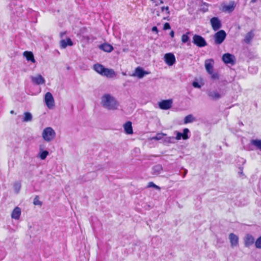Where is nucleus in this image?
I'll list each match as a JSON object with an SVG mask.
<instances>
[{"label":"nucleus","instance_id":"54","mask_svg":"<svg viewBox=\"0 0 261 261\" xmlns=\"http://www.w3.org/2000/svg\"><path fill=\"white\" fill-rule=\"evenodd\" d=\"M255 178V176H253L251 177V178L250 179V182H253V179Z\"/></svg>","mask_w":261,"mask_h":261},{"label":"nucleus","instance_id":"11","mask_svg":"<svg viewBox=\"0 0 261 261\" xmlns=\"http://www.w3.org/2000/svg\"><path fill=\"white\" fill-rule=\"evenodd\" d=\"M222 60L225 64L232 65L236 62V58L233 55L227 53L223 55Z\"/></svg>","mask_w":261,"mask_h":261},{"label":"nucleus","instance_id":"14","mask_svg":"<svg viewBox=\"0 0 261 261\" xmlns=\"http://www.w3.org/2000/svg\"><path fill=\"white\" fill-rule=\"evenodd\" d=\"M212 27L215 31H218L222 27V22L218 17H213L210 20Z\"/></svg>","mask_w":261,"mask_h":261},{"label":"nucleus","instance_id":"41","mask_svg":"<svg viewBox=\"0 0 261 261\" xmlns=\"http://www.w3.org/2000/svg\"><path fill=\"white\" fill-rule=\"evenodd\" d=\"M147 188H153L155 189L159 190L160 189V187L156 185L154 182L151 181L149 182L147 186Z\"/></svg>","mask_w":261,"mask_h":261},{"label":"nucleus","instance_id":"42","mask_svg":"<svg viewBox=\"0 0 261 261\" xmlns=\"http://www.w3.org/2000/svg\"><path fill=\"white\" fill-rule=\"evenodd\" d=\"M211 75V77L213 80H216L219 79V75L217 72H213L212 73H209Z\"/></svg>","mask_w":261,"mask_h":261},{"label":"nucleus","instance_id":"45","mask_svg":"<svg viewBox=\"0 0 261 261\" xmlns=\"http://www.w3.org/2000/svg\"><path fill=\"white\" fill-rule=\"evenodd\" d=\"M248 70L250 72H251L252 73H257L258 69H257V68L256 67H249L248 68Z\"/></svg>","mask_w":261,"mask_h":261},{"label":"nucleus","instance_id":"34","mask_svg":"<svg viewBox=\"0 0 261 261\" xmlns=\"http://www.w3.org/2000/svg\"><path fill=\"white\" fill-rule=\"evenodd\" d=\"M21 183L19 181H16L14 184L13 187L15 192L18 193L21 188Z\"/></svg>","mask_w":261,"mask_h":261},{"label":"nucleus","instance_id":"8","mask_svg":"<svg viewBox=\"0 0 261 261\" xmlns=\"http://www.w3.org/2000/svg\"><path fill=\"white\" fill-rule=\"evenodd\" d=\"M190 130L188 128H184L182 132H180L177 130L174 132V134L176 135L175 138L176 140H180L181 139L186 140L190 138Z\"/></svg>","mask_w":261,"mask_h":261},{"label":"nucleus","instance_id":"47","mask_svg":"<svg viewBox=\"0 0 261 261\" xmlns=\"http://www.w3.org/2000/svg\"><path fill=\"white\" fill-rule=\"evenodd\" d=\"M171 29V25L169 22H165L163 26V30L166 31Z\"/></svg>","mask_w":261,"mask_h":261},{"label":"nucleus","instance_id":"7","mask_svg":"<svg viewBox=\"0 0 261 261\" xmlns=\"http://www.w3.org/2000/svg\"><path fill=\"white\" fill-rule=\"evenodd\" d=\"M226 93L225 89H220L219 91L213 90L208 92V96L213 100H217L223 97Z\"/></svg>","mask_w":261,"mask_h":261},{"label":"nucleus","instance_id":"3","mask_svg":"<svg viewBox=\"0 0 261 261\" xmlns=\"http://www.w3.org/2000/svg\"><path fill=\"white\" fill-rule=\"evenodd\" d=\"M93 69L101 75L107 77L111 78L116 75L115 72L113 69L107 68L99 63L95 64L93 65Z\"/></svg>","mask_w":261,"mask_h":261},{"label":"nucleus","instance_id":"1","mask_svg":"<svg viewBox=\"0 0 261 261\" xmlns=\"http://www.w3.org/2000/svg\"><path fill=\"white\" fill-rule=\"evenodd\" d=\"M23 5L21 0H11L8 5L12 17H21L23 12Z\"/></svg>","mask_w":261,"mask_h":261},{"label":"nucleus","instance_id":"5","mask_svg":"<svg viewBox=\"0 0 261 261\" xmlns=\"http://www.w3.org/2000/svg\"><path fill=\"white\" fill-rule=\"evenodd\" d=\"M55 136L56 133L50 127H47L43 130L42 137L43 139L47 142H50L53 140Z\"/></svg>","mask_w":261,"mask_h":261},{"label":"nucleus","instance_id":"35","mask_svg":"<svg viewBox=\"0 0 261 261\" xmlns=\"http://www.w3.org/2000/svg\"><path fill=\"white\" fill-rule=\"evenodd\" d=\"M166 134H165L164 133H158L155 136L152 137V140H160L162 139H163L164 136H166Z\"/></svg>","mask_w":261,"mask_h":261},{"label":"nucleus","instance_id":"26","mask_svg":"<svg viewBox=\"0 0 261 261\" xmlns=\"http://www.w3.org/2000/svg\"><path fill=\"white\" fill-rule=\"evenodd\" d=\"M21 215V209L19 207H16L13 211L11 217L13 219L18 220Z\"/></svg>","mask_w":261,"mask_h":261},{"label":"nucleus","instance_id":"9","mask_svg":"<svg viewBox=\"0 0 261 261\" xmlns=\"http://www.w3.org/2000/svg\"><path fill=\"white\" fill-rule=\"evenodd\" d=\"M149 73L150 72L145 70L143 68L140 66H138L135 68L132 76L137 77L138 79H141Z\"/></svg>","mask_w":261,"mask_h":261},{"label":"nucleus","instance_id":"46","mask_svg":"<svg viewBox=\"0 0 261 261\" xmlns=\"http://www.w3.org/2000/svg\"><path fill=\"white\" fill-rule=\"evenodd\" d=\"M161 11H162V12H164V11H166V12L168 15H169L170 13V12L169 11V8L168 6H166V7L163 6V7H161Z\"/></svg>","mask_w":261,"mask_h":261},{"label":"nucleus","instance_id":"37","mask_svg":"<svg viewBox=\"0 0 261 261\" xmlns=\"http://www.w3.org/2000/svg\"><path fill=\"white\" fill-rule=\"evenodd\" d=\"M33 203L35 205H40L41 206L42 205V202L39 200V197L38 195H36L34 199Z\"/></svg>","mask_w":261,"mask_h":261},{"label":"nucleus","instance_id":"61","mask_svg":"<svg viewBox=\"0 0 261 261\" xmlns=\"http://www.w3.org/2000/svg\"><path fill=\"white\" fill-rule=\"evenodd\" d=\"M157 15H158V16H159V12L157 13Z\"/></svg>","mask_w":261,"mask_h":261},{"label":"nucleus","instance_id":"16","mask_svg":"<svg viewBox=\"0 0 261 261\" xmlns=\"http://www.w3.org/2000/svg\"><path fill=\"white\" fill-rule=\"evenodd\" d=\"M236 6L234 1H230L228 5H224L222 7V11L228 13H231L233 11Z\"/></svg>","mask_w":261,"mask_h":261},{"label":"nucleus","instance_id":"19","mask_svg":"<svg viewBox=\"0 0 261 261\" xmlns=\"http://www.w3.org/2000/svg\"><path fill=\"white\" fill-rule=\"evenodd\" d=\"M60 47L61 48H65L67 46H71L73 45L72 40L69 37L66 39H62L60 41Z\"/></svg>","mask_w":261,"mask_h":261},{"label":"nucleus","instance_id":"23","mask_svg":"<svg viewBox=\"0 0 261 261\" xmlns=\"http://www.w3.org/2000/svg\"><path fill=\"white\" fill-rule=\"evenodd\" d=\"M32 81L33 83L38 85L43 84L45 82L44 78L40 74L38 75L36 77H33Z\"/></svg>","mask_w":261,"mask_h":261},{"label":"nucleus","instance_id":"31","mask_svg":"<svg viewBox=\"0 0 261 261\" xmlns=\"http://www.w3.org/2000/svg\"><path fill=\"white\" fill-rule=\"evenodd\" d=\"M49 152L47 150L40 148L39 157L41 160H45Z\"/></svg>","mask_w":261,"mask_h":261},{"label":"nucleus","instance_id":"57","mask_svg":"<svg viewBox=\"0 0 261 261\" xmlns=\"http://www.w3.org/2000/svg\"><path fill=\"white\" fill-rule=\"evenodd\" d=\"M159 5H160V4H159V3H157V2H156V3H155V6H159Z\"/></svg>","mask_w":261,"mask_h":261},{"label":"nucleus","instance_id":"22","mask_svg":"<svg viewBox=\"0 0 261 261\" xmlns=\"http://www.w3.org/2000/svg\"><path fill=\"white\" fill-rule=\"evenodd\" d=\"M125 133L128 135H131L133 133L132 123L130 121L125 122L123 125Z\"/></svg>","mask_w":261,"mask_h":261},{"label":"nucleus","instance_id":"25","mask_svg":"<svg viewBox=\"0 0 261 261\" xmlns=\"http://www.w3.org/2000/svg\"><path fill=\"white\" fill-rule=\"evenodd\" d=\"M23 55L28 61H30L32 63L35 62L34 54L32 51H25L23 52Z\"/></svg>","mask_w":261,"mask_h":261},{"label":"nucleus","instance_id":"30","mask_svg":"<svg viewBox=\"0 0 261 261\" xmlns=\"http://www.w3.org/2000/svg\"><path fill=\"white\" fill-rule=\"evenodd\" d=\"M246 163V160L243 158L238 157L236 159V166L237 168L239 167H244V165Z\"/></svg>","mask_w":261,"mask_h":261},{"label":"nucleus","instance_id":"44","mask_svg":"<svg viewBox=\"0 0 261 261\" xmlns=\"http://www.w3.org/2000/svg\"><path fill=\"white\" fill-rule=\"evenodd\" d=\"M192 85L193 87L196 88H200L201 87V86L200 85L199 83L197 81H194L192 82Z\"/></svg>","mask_w":261,"mask_h":261},{"label":"nucleus","instance_id":"20","mask_svg":"<svg viewBox=\"0 0 261 261\" xmlns=\"http://www.w3.org/2000/svg\"><path fill=\"white\" fill-rule=\"evenodd\" d=\"M99 48L101 50L107 53H111L114 49L113 46L108 43H103L99 45Z\"/></svg>","mask_w":261,"mask_h":261},{"label":"nucleus","instance_id":"21","mask_svg":"<svg viewBox=\"0 0 261 261\" xmlns=\"http://www.w3.org/2000/svg\"><path fill=\"white\" fill-rule=\"evenodd\" d=\"M191 32L188 31L181 36V42L182 43L187 44L188 46L191 45V42L189 35Z\"/></svg>","mask_w":261,"mask_h":261},{"label":"nucleus","instance_id":"49","mask_svg":"<svg viewBox=\"0 0 261 261\" xmlns=\"http://www.w3.org/2000/svg\"><path fill=\"white\" fill-rule=\"evenodd\" d=\"M182 170H183V172L181 171H180V174L182 175L183 177H185L188 173V170L184 168H182Z\"/></svg>","mask_w":261,"mask_h":261},{"label":"nucleus","instance_id":"13","mask_svg":"<svg viewBox=\"0 0 261 261\" xmlns=\"http://www.w3.org/2000/svg\"><path fill=\"white\" fill-rule=\"evenodd\" d=\"M44 101L46 106L49 108L51 109L55 106V100L52 94L47 92L44 96Z\"/></svg>","mask_w":261,"mask_h":261},{"label":"nucleus","instance_id":"48","mask_svg":"<svg viewBox=\"0 0 261 261\" xmlns=\"http://www.w3.org/2000/svg\"><path fill=\"white\" fill-rule=\"evenodd\" d=\"M95 176H96V173L95 172H89L86 175L85 178H87L90 177H92V178H94Z\"/></svg>","mask_w":261,"mask_h":261},{"label":"nucleus","instance_id":"60","mask_svg":"<svg viewBox=\"0 0 261 261\" xmlns=\"http://www.w3.org/2000/svg\"><path fill=\"white\" fill-rule=\"evenodd\" d=\"M239 125H243V123L242 122H241L239 123Z\"/></svg>","mask_w":261,"mask_h":261},{"label":"nucleus","instance_id":"43","mask_svg":"<svg viewBox=\"0 0 261 261\" xmlns=\"http://www.w3.org/2000/svg\"><path fill=\"white\" fill-rule=\"evenodd\" d=\"M203 5L205 6L206 7H203V8H202L201 9V10L203 12H207V11H208V8H207V7L208 6L209 4H207V3H205V2H202L201 6H203Z\"/></svg>","mask_w":261,"mask_h":261},{"label":"nucleus","instance_id":"50","mask_svg":"<svg viewBox=\"0 0 261 261\" xmlns=\"http://www.w3.org/2000/svg\"><path fill=\"white\" fill-rule=\"evenodd\" d=\"M151 31H152V32H155L156 34H158V32H159L158 29L157 27H156V26H153V27L151 28Z\"/></svg>","mask_w":261,"mask_h":261},{"label":"nucleus","instance_id":"18","mask_svg":"<svg viewBox=\"0 0 261 261\" xmlns=\"http://www.w3.org/2000/svg\"><path fill=\"white\" fill-rule=\"evenodd\" d=\"M214 61L213 59L206 60L205 61V68L208 73H212L214 69Z\"/></svg>","mask_w":261,"mask_h":261},{"label":"nucleus","instance_id":"40","mask_svg":"<svg viewBox=\"0 0 261 261\" xmlns=\"http://www.w3.org/2000/svg\"><path fill=\"white\" fill-rule=\"evenodd\" d=\"M6 251L4 248H0V261L3 260L6 256Z\"/></svg>","mask_w":261,"mask_h":261},{"label":"nucleus","instance_id":"53","mask_svg":"<svg viewBox=\"0 0 261 261\" xmlns=\"http://www.w3.org/2000/svg\"><path fill=\"white\" fill-rule=\"evenodd\" d=\"M163 19L164 20H167L168 21H169L170 20V18L169 17V16H167V17H165L163 18Z\"/></svg>","mask_w":261,"mask_h":261},{"label":"nucleus","instance_id":"24","mask_svg":"<svg viewBox=\"0 0 261 261\" xmlns=\"http://www.w3.org/2000/svg\"><path fill=\"white\" fill-rule=\"evenodd\" d=\"M152 174L154 175H158L163 171V168L161 164H157L152 167Z\"/></svg>","mask_w":261,"mask_h":261},{"label":"nucleus","instance_id":"4","mask_svg":"<svg viewBox=\"0 0 261 261\" xmlns=\"http://www.w3.org/2000/svg\"><path fill=\"white\" fill-rule=\"evenodd\" d=\"M192 42L196 46L202 48L207 45L205 38L198 34H195L193 36Z\"/></svg>","mask_w":261,"mask_h":261},{"label":"nucleus","instance_id":"33","mask_svg":"<svg viewBox=\"0 0 261 261\" xmlns=\"http://www.w3.org/2000/svg\"><path fill=\"white\" fill-rule=\"evenodd\" d=\"M176 138L174 137H166L164 138V141L168 143H174L175 142Z\"/></svg>","mask_w":261,"mask_h":261},{"label":"nucleus","instance_id":"55","mask_svg":"<svg viewBox=\"0 0 261 261\" xmlns=\"http://www.w3.org/2000/svg\"><path fill=\"white\" fill-rule=\"evenodd\" d=\"M257 0H251V3H254L256 2Z\"/></svg>","mask_w":261,"mask_h":261},{"label":"nucleus","instance_id":"51","mask_svg":"<svg viewBox=\"0 0 261 261\" xmlns=\"http://www.w3.org/2000/svg\"><path fill=\"white\" fill-rule=\"evenodd\" d=\"M169 35H170V36H171V38H173L174 37V35H175L174 31H173V30L171 31V32H170Z\"/></svg>","mask_w":261,"mask_h":261},{"label":"nucleus","instance_id":"12","mask_svg":"<svg viewBox=\"0 0 261 261\" xmlns=\"http://www.w3.org/2000/svg\"><path fill=\"white\" fill-rule=\"evenodd\" d=\"M173 100L172 99H164L158 102V106L160 109L164 110L170 109L172 106Z\"/></svg>","mask_w":261,"mask_h":261},{"label":"nucleus","instance_id":"59","mask_svg":"<svg viewBox=\"0 0 261 261\" xmlns=\"http://www.w3.org/2000/svg\"><path fill=\"white\" fill-rule=\"evenodd\" d=\"M151 2H153V3H156V0H150Z\"/></svg>","mask_w":261,"mask_h":261},{"label":"nucleus","instance_id":"6","mask_svg":"<svg viewBox=\"0 0 261 261\" xmlns=\"http://www.w3.org/2000/svg\"><path fill=\"white\" fill-rule=\"evenodd\" d=\"M227 34L223 30L218 31L214 35V40L215 44L220 45L222 44L225 40Z\"/></svg>","mask_w":261,"mask_h":261},{"label":"nucleus","instance_id":"36","mask_svg":"<svg viewBox=\"0 0 261 261\" xmlns=\"http://www.w3.org/2000/svg\"><path fill=\"white\" fill-rule=\"evenodd\" d=\"M238 174L239 176L242 178H245L246 176L245 175V174L243 173L244 167H239V168H238Z\"/></svg>","mask_w":261,"mask_h":261},{"label":"nucleus","instance_id":"32","mask_svg":"<svg viewBox=\"0 0 261 261\" xmlns=\"http://www.w3.org/2000/svg\"><path fill=\"white\" fill-rule=\"evenodd\" d=\"M254 34L252 32L247 33L245 37L244 41L246 43H249L251 40L253 38Z\"/></svg>","mask_w":261,"mask_h":261},{"label":"nucleus","instance_id":"58","mask_svg":"<svg viewBox=\"0 0 261 261\" xmlns=\"http://www.w3.org/2000/svg\"><path fill=\"white\" fill-rule=\"evenodd\" d=\"M10 113L11 114H14V111L13 110H12V111H11Z\"/></svg>","mask_w":261,"mask_h":261},{"label":"nucleus","instance_id":"39","mask_svg":"<svg viewBox=\"0 0 261 261\" xmlns=\"http://www.w3.org/2000/svg\"><path fill=\"white\" fill-rule=\"evenodd\" d=\"M255 246L257 249H261V235L256 240Z\"/></svg>","mask_w":261,"mask_h":261},{"label":"nucleus","instance_id":"15","mask_svg":"<svg viewBox=\"0 0 261 261\" xmlns=\"http://www.w3.org/2000/svg\"><path fill=\"white\" fill-rule=\"evenodd\" d=\"M229 239L230 240V246L234 248L239 245V237L233 233H230L229 234Z\"/></svg>","mask_w":261,"mask_h":261},{"label":"nucleus","instance_id":"10","mask_svg":"<svg viewBox=\"0 0 261 261\" xmlns=\"http://www.w3.org/2000/svg\"><path fill=\"white\" fill-rule=\"evenodd\" d=\"M164 60L169 66L173 65L176 62V58L172 53H166L164 55Z\"/></svg>","mask_w":261,"mask_h":261},{"label":"nucleus","instance_id":"28","mask_svg":"<svg viewBox=\"0 0 261 261\" xmlns=\"http://www.w3.org/2000/svg\"><path fill=\"white\" fill-rule=\"evenodd\" d=\"M196 120V118L192 114L186 116L184 118V124L192 123Z\"/></svg>","mask_w":261,"mask_h":261},{"label":"nucleus","instance_id":"38","mask_svg":"<svg viewBox=\"0 0 261 261\" xmlns=\"http://www.w3.org/2000/svg\"><path fill=\"white\" fill-rule=\"evenodd\" d=\"M255 192L256 194L261 195V178L258 180L257 188L255 189Z\"/></svg>","mask_w":261,"mask_h":261},{"label":"nucleus","instance_id":"52","mask_svg":"<svg viewBox=\"0 0 261 261\" xmlns=\"http://www.w3.org/2000/svg\"><path fill=\"white\" fill-rule=\"evenodd\" d=\"M65 32H61L60 34V37L61 38H63L64 35H65Z\"/></svg>","mask_w":261,"mask_h":261},{"label":"nucleus","instance_id":"27","mask_svg":"<svg viewBox=\"0 0 261 261\" xmlns=\"http://www.w3.org/2000/svg\"><path fill=\"white\" fill-rule=\"evenodd\" d=\"M24 116L22 118V122H30L33 119V116L32 114L29 112H25L24 113Z\"/></svg>","mask_w":261,"mask_h":261},{"label":"nucleus","instance_id":"2","mask_svg":"<svg viewBox=\"0 0 261 261\" xmlns=\"http://www.w3.org/2000/svg\"><path fill=\"white\" fill-rule=\"evenodd\" d=\"M101 104L103 108L109 110H116L119 105L118 101L110 94H105L102 97Z\"/></svg>","mask_w":261,"mask_h":261},{"label":"nucleus","instance_id":"56","mask_svg":"<svg viewBox=\"0 0 261 261\" xmlns=\"http://www.w3.org/2000/svg\"><path fill=\"white\" fill-rule=\"evenodd\" d=\"M159 1H160V3H159L160 5L164 3V2L163 0H159Z\"/></svg>","mask_w":261,"mask_h":261},{"label":"nucleus","instance_id":"29","mask_svg":"<svg viewBox=\"0 0 261 261\" xmlns=\"http://www.w3.org/2000/svg\"><path fill=\"white\" fill-rule=\"evenodd\" d=\"M251 144L256 147L257 149L261 151V140L253 139L251 141Z\"/></svg>","mask_w":261,"mask_h":261},{"label":"nucleus","instance_id":"17","mask_svg":"<svg viewBox=\"0 0 261 261\" xmlns=\"http://www.w3.org/2000/svg\"><path fill=\"white\" fill-rule=\"evenodd\" d=\"M244 245L246 247H249L253 243H255L254 238L250 234H247L244 238Z\"/></svg>","mask_w":261,"mask_h":261}]
</instances>
